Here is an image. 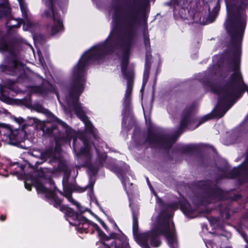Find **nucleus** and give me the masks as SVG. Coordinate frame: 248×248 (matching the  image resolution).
Instances as JSON below:
<instances>
[{
	"label": "nucleus",
	"mask_w": 248,
	"mask_h": 248,
	"mask_svg": "<svg viewBox=\"0 0 248 248\" xmlns=\"http://www.w3.org/2000/svg\"><path fill=\"white\" fill-rule=\"evenodd\" d=\"M140 12L138 10H132L128 12L122 19V13L117 10L113 16V27L109 35L104 43L93 46L86 52L81 57L78 63L72 72V86L68 96L65 100H62L58 92L59 83L53 85L46 80L39 78L42 82L41 86H32V93L47 96L51 93L56 94L57 98L66 112L74 111L84 124L87 132L93 134L97 139L96 131L88 118L85 115L86 110L78 102V98L83 91L85 83V67L93 62H100L104 57L116 50L121 53L122 72L127 79V88L124 100V110L129 109L130 96L133 87V74L132 72L127 73L126 68L130 51L133 43L135 30L139 23Z\"/></svg>",
	"instance_id": "nucleus-1"
},
{
	"label": "nucleus",
	"mask_w": 248,
	"mask_h": 248,
	"mask_svg": "<svg viewBox=\"0 0 248 248\" xmlns=\"http://www.w3.org/2000/svg\"><path fill=\"white\" fill-rule=\"evenodd\" d=\"M131 208L133 214V232L135 240L139 245L142 248H150L149 244L152 247H158L161 245V241L158 236L162 234L167 239L170 248H177L174 225L170 213L167 211L161 212L156 211L152 218V230L138 234V208Z\"/></svg>",
	"instance_id": "nucleus-2"
},
{
	"label": "nucleus",
	"mask_w": 248,
	"mask_h": 248,
	"mask_svg": "<svg viewBox=\"0 0 248 248\" xmlns=\"http://www.w3.org/2000/svg\"><path fill=\"white\" fill-rule=\"evenodd\" d=\"M61 200L57 197V208L64 213L69 223L76 226V229L80 232H87L90 226H93L97 232L101 241L98 243V248H130L126 237L120 231V233H111L110 237L107 236L100 230L98 226L90 222L81 215L78 214L69 207L61 205Z\"/></svg>",
	"instance_id": "nucleus-3"
},
{
	"label": "nucleus",
	"mask_w": 248,
	"mask_h": 248,
	"mask_svg": "<svg viewBox=\"0 0 248 248\" xmlns=\"http://www.w3.org/2000/svg\"><path fill=\"white\" fill-rule=\"evenodd\" d=\"M43 0L45 3L46 9L42 14V17L49 21L46 26L47 31L52 35L62 31L63 30L62 21L60 14L54 9V0Z\"/></svg>",
	"instance_id": "nucleus-4"
},
{
	"label": "nucleus",
	"mask_w": 248,
	"mask_h": 248,
	"mask_svg": "<svg viewBox=\"0 0 248 248\" xmlns=\"http://www.w3.org/2000/svg\"><path fill=\"white\" fill-rule=\"evenodd\" d=\"M41 157L45 160H46L47 158H51V161L56 160L59 162L58 168L60 171L64 172L63 184L65 186L70 175V171L65 163L60 162V149L58 146V141L56 140V147L54 152L52 150H47L42 154Z\"/></svg>",
	"instance_id": "nucleus-5"
},
{
	"label": "nucleus",
	"mask_w": 248,
	"mask_h": 248,
	"mask_svg": "<svg viewBox=\"0 0 248 248\" xmlns=\"http://www.w3.org/2000/svg\"><path fill=\"white\" fill-rule=\"evenodd\" d=\"M0 70L9 74L17 75L18 78H24L26 76L25 66L15 59L11 61L6 60L4 64L0 65Z\"/></svg>",
	"instance_id": "nucleus-6"
},
{
	"label": "nucleus",
	"mask_w": 248,
	"mask_h": 248,
	"mask_svg": "<svg viewBox=\"0 0 248 248\" xmlns=\"http://www.w3.org/2000/svg\"><path fill=\"white\" fill-rule=\"evenodd\" d=\"M34 43L37 49V55L34 54L35 59L38 60L39 66H42L45 70V73L47 79H49V72H47L45 70V67H47L46 62H45L43 56L42 50L44 49V45L46 41V38L40 33H36L33 36Z\"/></svg>",
	"instance_id": "nucleus-7"
},
{
	"label": "nucleus",
	"mask_w": 248,
	"mask_h": 248,
	"mask_svg": "<svg viewBox=\"0 0 248 248\" xmlns=\"http://www.w3.org/2000/svg\"><path fill=\"white\" fill-rule=\"evenodd\" d=\"M79 139L82 141L84 147L81 149L79 152H78V147L76 144V140L74 139L73 145L74 150L76 153L78 158L79 159L85 160V164L88 166V161L92 156L93 151L92 144L88 140L83 139L82 137H79Z\"/></svg>",
	"instance_id": "nucleus-8"
},
{
	"label": "nucleus",
	"mask_w": 248,
	"mask_h": 248,
	"mask_svg": "<svg viewBox=\"0 0 248 248\" xmlns=\"http://www.w3.org/2000/svg\"><path fill=\"white\" fill-rule=\"evenodd\" d=\"M175 138L167 136H159L154 134L150 133L148 141L151 144H155L164 147L165 148H170L175 141Z\"/></svg>",
	"instance_id": "nucleus-9"
},
{
	"label": "nucleus",
	"mask_w": 248,
	"mask_h": 248,
	"mask_svg": "<svg viewBox=\"0 0 248 248\" xmlns=\"http://www.w3.org/2000/svg\"><path fill=\"white\" fill-rule=\"evenodd\" d=\"M49 121L50 122H56L59 128L62 127L64 130L66 136L65 138L62 137V140L64 142H70L71 138L75 135V132L72 130L66 124L61 121L52 114L50 115V120Z\"/></svg>",
	"instance_id": "nucleus-10"
},
{
	"label": "nucleus",
	"mask_w": 248,
	"mask_h": 248,
	"mask_svg": "<svg viewBox=\"0 0 248 248\" xmlns=\"http://www.w3.org/2000/svg\"><path fill=\"white\" fill-rule=\"evenodd\" d=\"M224 193L219 188H215L212 190L208 195L207 201L208 202H214L215 200H219L223 199Z\"/></svg>",
	"instance_id": "nucleus-11"
},
{
	"label": "nucleus",
	"mask_w": 248,
	"mask_h": 248,
	"mask_svg": "<svg viewBox=\"0 0 248 248\" xmlns=\"http://www.w3.org/2000/svg\"><path fill=\"white\" fill-rule=\"evenodd\" d=\"M210 118V116L209 115H207L203 117V118H202L198 122L199 124L196 125L194 127H192L191 126V124L192 123H193V122L189 121L188 118H185L182 119L181 122V127L182 128H184L186 127V126H188L189 128H195L197 127H198L199 125H200L201 124L203 123L205 121H207V120L209 119Z\"/></svg>",
	"instance_id": "nucleus-12"
},
{
	"label": "nucleus",
	"mask_w": 248,
	"mask_h": 248,
	"mask_svg": "<svg viewBox=\"0 0 248 248\" xmlns=\"http://www.w3.org/2000/svg\"><path fill=\"white\" fill-rule=\"evenodd\" d=\"M181 209L185 215L189 218H193L195 217L193 215V210L191 208L190 205L187 202H185L181 205Z\"/></svg>",
	"instance_id": "nucleus-13"
},
{
	"label": "nucleus",
	"mask_w": 248,
	"mask_h": 248,
	"mask_svg": "<svg viewBox=\"0 0 248 248\" xmlns=\"http://www.w3.org/2000/svg\"><path fill=\"white\" fill-rule=\"evenodd\" d=\"M10 14V10L8 5L5 4H0V19L8 17Z\"/></svg>",
	"instance_id": "nucleus-14"
},
{
	"label": "nucleus",
	"mask_w": 248,
	"mask_h": 248,
	"mask_svg": "<svg viewBox=\"0 0 248 248\" xmlns=\"http://www.w3.org/2000/svg\"><path fill=\"white\" fill-rule=\"evenodd\" d=\"M65 197L68 199V200L72 202L73 204L75 205L77 207V209L80 212L82 213L85 211L84 208L80 206V204L77 202H75L71 197V194L70 192H68L65 194Z\"/></svg>",
	"instance_id": "nucleus-15"
},
{
	"label": "nucleus",
	"mask_w": 248,
	"mask_h": 248,
	"mask_svg": "<svg viewBox=\"0 0 248 248\" xmlns=\"http://www.w3.org/2000/svg\"><path fill=\"white\" fill-rule=\"evenodd\" d=\"M20 21L13 18H11L6 23V26L10 29H12L13 28H18L20 26Z\"/></svg>",
	"instance_id": "nucleus-16"
},
{
	"label": "nucleus",
	"mask_w": 248,
	"mask_h": 248,
	"mask_svg": "<svg viewBox=\"0 0 248 248\" xmlns=\"http://www.w3.org/2000/svg\"><path fill=\"white\" fill-rule=\"evenodd\" d=\"M23 179L25 188L30 191L31 190V175L30 174L25 175Z\"/></svg>",
	"instance_id": "nucleus-17"
},
{
	"label": "nucleus",
	"mask_w": 248,
	"mask_h": 248,
	"mask_svg": "<svg viewBox=\"0 0 248 248\" xmlns=\"http://www.w3.org/2000/svg\"><path fill=\"white\" fill-rule=\"evenodd\" d=\"M22 22L23 24V29L25 31H30L31 29V25L30 21L27 18L26 16L25 15L23 18L22 19Z\"/></svg>",
	"instance_id": "nucleus-18"
},
{
	"label": "nucleus",
	"mask_w": 248,
	"mask_h": 248,
	"mask_svg": "<svg viewBox=\"0 0 248 248\" xmlns=\"http://www.w3.org/2000/svg\"><path fill=\"white\" fill-rule=\"evenodd\" d=\"M117 174L118 177L121 180L124 186L126 188V186L129 184V183H128V178L121 172H118Z\"/></svg>",
	"instance_id": "nucleus-19"
},
{
	"label": "nucleus",
	"mask_w": 248,
	"mask_h": 248,
	"mask_svg": "<svg viewBox=\"0 0 248 248\" xmlns=\"http://www.w3.org/2000/svg\"><path fill=\"white\" fill-rule=\"evenodd\" d=\"M9 138L10 141L12 142V140H16L17 139V131L16 130H12L11 129H9Z\"/></svg>",
	"instance_id": "nucleus-20"
},
{
	"label": "nucleus",
	"mask_w": 248,
	"mask_h": 248,
	"mask_svg": "<svg viewBox=\"0 0 248 248\" xmlns=\"http://www.w3.org/2000/svg\"><path fill=\"white\" fill-rule=\"evenodd\" d=\"M14 120L16 123H18L19 124H23L22 126V129L24 131L25 134H26L27 132L25 130L26 124L25 123V120L22 118L21 117L15 118Z\"/></svg>",
	"instance_id": "nucleus-21"
},
{
	"label": "nucleus",
	"mask_w": 248,
	"mask_h": 248,
	"mask_svg": "<svg viewBox=\"0 0 248 248\" xmlns=\"http://www.w3.org/2000/svg\"><path fill=\"white\" fill-rule=\"evenodd\" d=\"M0 49L2 51H7L11 52L8 44L5 42H2L0 43Z\"/></svg>",
	"instance_id": "nucleus-22"
},
{
	"label": "nucleus",
	"mask_w": 248,
	"mask_h": 248,
	"mask_svg": "<svg viewBox=\"0 0 248 248\" xmlns=\"http://www.w3.org/2000/svg\"><path fill=\"white\" fill-rule=\"evenodd\" d=\"M95 144L96 143L95 142L93 143V146L94 148V149H95V151H96L97 155H98V156H99V157L100 158H101L102 159H105L106 157V154H102L100 155V152H101V149H100V147L98 146V147H96L95 145Z\"/></svg>",
	"instance_id": "nucleus-23"
},
{
	"label": "nucleus",
	"mask_w": 248,
	"mask_h": 248,
	"mask_svg": "<svg viewBox=\"0 0 248 248\" xmlns=\"http://www.w3.org/2000/svg\"><path fill=\"white\" fill-rule=\"evenodd\" d=\"M94 184V180L93 177L90 178V183L89 185L87 186L86 188H89L90 190V196L91 197V194L93 193V187Z\"/></svg>",
	"instance_id": "nucleus-24"
},
{
	"label": "nucleus",
	"mask_w": 248,
	"mask_h": 248,
	"mask_svg": "<svg viewBox=\"0 0 248 248\" xmlns=\"http://www.w3.org/2000/svg\"><path fill=\"white\" fill-rule=\"evenodd\" d=\"M23 104L27 108H31V102L30 100V96H29L28 98H24L22 100Z\"/></svg>",
	"instance_id": "nucleus-25"
},
{
	"label": "nucleus",
	"mask_w": 248,
	"mask_h": 248,
	"mask_svg": "<svg viewBox=\"0 0 248 248\" xmlns=\"http://www.w3.org/2000/svg\"><path fill=\"white\" fill-rule=\"evenodd\" d=\"M144 42L146 49L147 50L150 46V40L148 36H145L144 37Z\"/></svg>",
	"instance_id": "nucleus-26"
},
{
	"label": "nucleus",
	"mask_w": 248,
	"mask_h": 248,
	"mask_svg": "<svg viewBox=\"0 0 248 248\" xmlns=\"http://www.w3.org/2000/svg\"><path fill=\"white\" fill-rule=\"evenodd\" d=\"M147 183H148V185L150 188V189L151 190V191H152V192L154 194L155 196L156 197V198L159 200V198L158 197H157L156 193L155 192V190L153 189L152 186H151L150 182H149V181L148 180V178H147Z\"/></svg>",
	"instance_id": "nucleus-27"
},
{
	"label": "nucleus",
	"mask_w": 248,
	"mask_h": 248,
	"mask_svg": "<svg viewBox=\"0 0 248 248\" xmlns=\"http://www.w3.org/2000/svg\"><path fill=\"white\" fill-rule=\"evenodd\" d=\"M2 100L6 103H11V99L10 98L7 97H2Z\"/></svg>",
	"instance_id": "nucleus-28"
},
{
	"label": "nucleus",
	"mask_w": 248,
	"mask_h": 248,
	"mask_svg": "<svg viewBox=\"0 0 248 248\" xmlns=\"http://www.w3.org/2000/svg\"><path fill=\"white\" fill-rule=\"evenodd\" d=\"M89 169L90 170L91 173L93 175H94L97 172V169L96 168L92 169V168L91 167H89Z\"/></svg>",
	"instance_id": "nucleus-29"
},
{
	"label": "nucleus",
	"mask_w": 248,
	"mask_h": 248,
	"mask_svg": "<svg viewBox=\"0 0 248 248\" xmlns=\"http://www.w3.org/2000/svg\"><path fill=\"white\" fill-rule=\"evenodd\" d=\"M148 72H149V70L148 69H147V68L146 67V69H145V72H144V80H145V77L146 76V80L147 79V78H148Z\"/></svg>",
	"instance_id": "nucleus-30"
},
{
	"label": "nucleus",
	"mask_w": 248,
	"mask_h": 248,
	"mask_svg": "<svg viewBox=\"0 0 248 248\" xmlns=\"http://www.w3.org/2000/svg\"><path fill=\"white\" fill-rule=\"evenodd\" d=\"M5 218H6V216H5L1 215V216H0V220H1V221H4V220H5Z\"/></svg>",
	"instance_id": "nucleus-31"
},
{
	"label": "nucleus",
	"mask_w": 248,
	"mask_h": 248,
	"mask_svg": "<svg viewBox=\"0 0 248 248\" xmlns=\"http://www.w3.org/2000/svg\"><path fill=\"white\" fill-rule=\"evenodd\" d=\"M195 145H190L188 146L189 149H192L195 148Z\"/></svg>",
	"instance_id": "nucleus-32"
},
{
	"label": "nucleus",
	"mask_w": 248,
	"mask_h": 248,
	"mask_svg": "<svg viewBox=\"0 0 248 248\" xmlns=\"http://www.w3.org/2000/svg\"><path fill=\"white\" fill-rule=\"evenodd\" d=\"M150 56L147 53V54H146V62H147V61L148 60V59H150ZM146 64H147V63L146 64Z\"/></svg>",
	"instance_id": "nucleus-33"
},
{
	"label": "nucleus",
	"mask_w": 248,
	"mask_h": 248,
	"mask_svg": "<svg viewBox=\"0 0 248 248\" xmlns=\"http://www.w3.org/2000/svg\"><path fill=\"white\" fill-rule=\"evenodd\" d=\"M5 125V124H4L0 123V126H1V127H4Z\"/></svg>",
	"instance_id": "nucleus-34"
},
{
	"label": "nucleus",
	"mask_w": 248,
	"mask_h": 248,
	"mask_svg": "<svg viewBox=\"0 0 248 248\" xmlns=\"http://www.w3.org/2000/svg\"><path fill=\"white\" fill-rule=\"evenodd\" d=\"M19 168L21 170H23L24 169V166L22 165L20 166Z\"/></svg>",
	"instance_id": "nucleus-35"
},
{
	"label": "nucleus",
	"mask_w": 248,
	"mask_h": 248,
	"mask_svg": "<svg viewBox=\"0 0 248 248\" xmlns=\"http://www.w3.org/2000/svg\"><path fill=\"white\" fill-rule=\"evenodd\" d=\"M206 245L207 247L208 248H208V245H207V243H206ZM212 248H214V246H212Z\"/></svg>",
	"instance_id": "nucleus-36"
},
{
	"label": "nucleus",
	"mask_w": 248,
	"mask_h": 248,
	"mask_svg": "<svg viewBox=\"0 0 248 248\" xmlns=\"http://www.w3.org/2000/svg\"><path fill=\"white\" fill-rule=\"evenodd\" d=\"M102 145H101V146L100 147V148H103V145H104V143H102Z\"/></svg>",
	"instance_id": "nucleus-37"
},
{
	"label": "nucleus",
	"mask_w": 248,
	"mask_h": 248,
	"mask_svg": "<svg viewBox=\"0 0 248 248\" xmlns=\"http://www.w3.org/2000/svg\"><path fill=\"white\" fill-rule=\"evenodd\" d=\"M145 119H146V124H147V123H148V121H147V120L146 119V118H145Z\"/></svg>",
	"instance_id": "nucleus-38"
},
{
	"label": "nucleus",
	"mask_w": 248,
	"mask_h": 248,
	"mask_svg": "<svg viewBox=\"0 0 248 248\" xmlns=\"http://www.w3.org/2000/svg\"><path fill=\"white\" fill-rule=\"evenodd\" d=\"M46 61H47V58L46 56Z\"/></svg>",
	"instance_id": "nucleus-39"
},
{
	"label": "nucleus",
	"mask_w": 248,
	"mask_h": 248,
	"mask_svg": "<svg viewBox=\"0 0 248 248\" xmlns=\"http://www.w3.org/2000/svg\"><path fill=\"white\" fill-rule=\"evenodd\" d=\"M114 226L116 227H117V225H116V224L114 223Z\"/></svg>",
	"instance_id": "nucleus-40"
},
{
	"label": "nucleus",
	"mask_w": 248,
	"mask_h": 248,
	"mask_svg": "<svg viewBox=\"0 0 248 248\" xmlns=\"http://www.w3.org/2000/svg\"><path fill=\"white\" fill-rule=\"evenodd\" d=\"M9 88L11 89H13L12 87H9Z\"/></svg>",
	"instance_id": "nucleus-41"
},
{
	"label": "nucleus",
	"mask_w": 248,
	"mask_h": 248,
	"mask_svg": "<svg viewBox=\"0 0 248 248\" xmlns=\"http://www.w3.org/2000/svg\"><path fill=\"white\" fill-rule=\"evenodd\" d=\"M103 227H104V228H105V225L103 224Z\"/></svg>",
	"instance_id": "nucleus-42"
},
{
	"label": "nucleus",
	"mask_w": 248,
	"mask_h": 248,
	"mask_svg": "<svg viewBox=\"0 0 248 248\" xmlns=\"http://www.w3.org/2000/svg\"><path fill=\"white\" fill-rule=\"evenodd\" d=\"M33 108H34L32 106L31 109H32Z\"/></svg>",
	"instance_id": "nucleus-43"
}]
</instances>
